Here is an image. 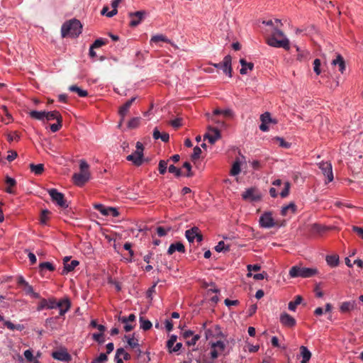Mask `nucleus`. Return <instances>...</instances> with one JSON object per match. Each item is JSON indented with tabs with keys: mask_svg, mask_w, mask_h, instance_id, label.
<instances>
[{
	"mask_svg": "<svg viewBox=\"0 0 363 363\" xmlns=\"http://www.w3.org/2000/svg\"><path fill=\"white\" fill-rule=\"evenodd\" d=\"M209 354H210L211 359L213 360V359H216V358H218V356L221 354L218 350V349H216V347H213L212 343H211V351H210Z\"/></svg>",
	"mask_w": 363,
	"mask_h": 363,
	"instance_id": "nucleus-55",
	"label": "nucleus"
},
{
	"mask_svg": "<svg viewBox=\"0 0 363 363\" xmlns=\"http://www.w3.org/2000/svg\"><path fill=\"white\" fill-rule=\"evenodd\" d=\"M326 262L332 267H337L339 264V256L337 255H328L326 257Z\"/></svg>",
	"mask_w": 363,
	"mask_h": 363,
	"instance_id": "nucleus-31",
	"label": "nucleus"
},
{
	"mask_svg": "<svg viewBox=\"0 0 363 363\" xmlns=\"http://www.w3.org/2000/svg\"><path fill=\"white\" fill-rule=\"evenodd\" d=\"M260 121L265 123H269L272 121L271 116L269 112H265L260 116Z\"/></svg>",
	"mask_w": 363,
	"mask_h": 363,
	"instance_id": "nucleus-62",
	"label": "nucleus"
},
{
	"mask_svg": "<svg viewBox=\"0 0 363 363\" xmlns=\"http://www.w3.org/2000/svg\"><path fill=\"white\" fill-rule=\"evenodd\" d=\"M168 170L170 173H172V174H174V175L177 177H181L182 175H183V173L182 172V170L177 167H176L173 164H171L169 168H168Z\"/></svg>",
	"mask_w": 363,
	"mask_h": 363,
	"instance_id": "nucleus-46",
	"label": "nucleus"
},
{
	"mask_svg": "<svg viewBox=\"0 0 363 363\" xmlns=\"http://www.w3.org/2000/svg\"><path fill=\"white\" fill-rule=\"evenodd\" d=\"M90 325L93 328H97L101 333H104L106 330L105 326L98 324L96 320H92L91 321Z\"/></svg>",
	"mask_w": 363,
	"mask_h": 363,
	"instance_id": "nucleus-60",
	"label": "nucleus"
},
{
	"mask_svg": "<svg viewBox=\"0 0 363 363\" xmlns=\"http://www.w3.org/2000/svg\"><path fill=\"white\" fill-rule=\"evenodd\" d=\"M311 229L314 233H321L326 230V228L320 224L314 223L313 224Z\"/></svg>",
	"mask_w": 363,
	"mask_h": 363,
	"instance_id": "nucleus-53",
	"label": "nucleus"
},
{
	"mask_svg": "<svg viewBox=\"0 0 363 363\" xmlns=\"http://www.w3.org/2000/svg\"><path fill=\"white\" fill-rule=\"evenodd\" d=\"M198 230L199 228L196 226L186 230L185 236L189 242H193L194 241L195 238L197 235Z\"/></svg>",
	"mask_w": 363,
	"mask_h": 363,
	"instance_id": "nucleus-26",
	"label": "nucleus"
},
{
	"mask_svg": "<svg viewBox=\"0 0 363 363\" xmlns=\"http://www.w3.org/2000/svg\"><path fill=\"white\" fill-rule=\"evenodd\" d=\"M302 301V298L301 296H296V299L294 301H290L289 303L288 308L291 311H295L298 305H299Z\"/></svg>",
	"mask_w": 363,
	"mask_h": 363,
	"instance_id": "nucleus-36",
	"label": "nucleus"
},
{
	"mask_svg": "<svg viewBox=\"0 0 363 363\" xmlns=\"http://www.w3.org/2000/svg\"><path fill=\"white\" fill-rule=\"evenodd\" d=\"M128 16L130 19L129 22V26L130 27H136L145 18V16H147V12L145 11L130 12L129 13Z\"/></svg>",
	"mask_w": 363,
	"mask_h": 363,
	"instance_id": "nucleus-8",
	"label": "nucleus"
},
{
	"mask_svg": "<svg viewBox=\"0 0 363 363\" xmlns=\"http://www.w3.org/2000/svg\"><path fill=\"white\" fill-rule=\"evenodd\" d=\"M232 58L231 56L226 55L223 61V66L220 69H223V72L227 74L229 77H232V67H231Z\"/></svg>",
	"mask_w": 363,
	"mask_h": 363,
	"instance_id": "nucleus-16",
	"label": "nucleus"
},
{
	"mask_svg": "<svg viewBox=\"0 0 363 363\" xmlns=\"http://www.w3.org/2000/svg\"><path fill=\"white\" fill-rule=\"evenodd\" d=\"M23 291L27 295H30L33 298H40V294L33 291V286L29 284H26L23 286Z\"/></svg>",
	"mask_w": 363,
	"mask_h": 363,
	"instance_id": "nucleus-30",
	"label": "nucleus"
},
{
	"mask_svg": "<svg viewBox=\"0 0 363 363\" xmlns=\"http://www.w3.org/2000/svg\"><path fill=\"white\" fill-rule=\"evenodd\" d=\"M205 335L207 339L211 337H219L224 336L220 328L218 325H214L212 328L206 330Z\"/></svg>",
	"mask_w": 363,
	"mask_h": 363,
	"instance_id": "nucleus-17",
	"label": "nucleus"
},
{
	"mask_svg": "<svg viewBox=\"0 0 363 363\" xmlns=\"http://www.w3.org/2000/svg\"><path fill=\"white\" fill-rule=\"evenodd\" d=\"M52 201L62 208H68L69 205L65 199L64 194L59 192L56 189H50L48 191Z\"/></svg>",
	"mask_w": 363,
	"mask_h": 363,
	"instance_id": "nucleus-6",
	"label": "nucleus"
},
{
	"mask_svg": "<svg viewBox=\"0 0 363 363\" xmlns=\"http://www.w3.org/2000/svg\"><path fill=\"white\" fill-rule=\"evenodd\" d=\"M296 211L297 206L295 203L290 202L288 205L281 207L280 213L282 216H291L295 214Z\"/></svg>",
	"mask_w": 363,
	"mask_h": 363,
	"instance_id": "nucleus-14",
	"label": "nucleus"
},
{
	"mask_svg": "<svg viewBox=\"0 0 363 363\" xmlns=\"http://www.w3.org/2000/svg\"><path fill=\"white\" fill-rule=\"evenodd\" d=\"M143 151V145L140 142H137L135 151L131 155H128L126 157V160L128 161L132 162L133 164L136 167H140L142 165L144 161Z\"/></svg>",
	"mask_w": 363,
	"mask_h": 363,
	"instance_id": "nucleus-5",
	"label": "nucleus"
},
{
	"mask_svg": "<svg viewBox=\"0 0 363 363\" xmlns=\"http://www.w3.org/2000/svg\"><path fill=\"white\" fill-rule=\"evenodd\" d=\"M300 355L302 357V360L301 363H308L310 359L311 358V352L306 346H301L300 348Z\"/></svg>",
	"mask_w": 363,
	"mask_h": 363,
	"instance_id": "nucleus-22",
	"label": "nucleus"
},
{
	"mask_svg": "<svg viewBox=\"0 0 363 363\" xmlns=\"http://www.w3.org/2000/svg\"><path fill=\"white\" fill-rule=\"evenodd\" d=\"M57 308H60V315H64L70 308L71 303L68 298L62 299L57 302Z\"/></svg>",
	"mask_w": 363,
	"mask_h": 363,
	"instance_id": "nucleus-19",
	"label": "nucleus"
},
{
	"mask_svg": "<svg viewBox=\"0 0 363 363\" xmlns=\"http://www.w3.org/2000/svg\"><path fill=\"white\" fill-rule=\"evenodd\" d=\"M267 43L274 48H281L286 50H289L290 49V42L287 38H282L281 39H278L275 38L268 37L267 39Z\"/></svg>",
	"mask_w": 363,
	"mask_h": 363,
	"instance_id": "nucleus-7",
	"label": "nucleus"
},
{
	"mask_svg": "<svg viewBox=\"0 0 363 363\" xmlns=\"http://www.w3.org/2000/svg\"><path fill=\"white\" fill-rule=\"evenodd\" d=\"M182 167L186 169V173H183L184 176L187 177H191L193 176V173L191 172V165L189 162H184Z\"/></svg>",
	"mask_w": 363,
	"mask_h": 363,
	"instance_id": "nucleus-48",
	"label": "nucleus"
},
{
	"mask_svg": "<svg viewBox=\"0 0 363 363\" xmlns=\"http://www.w3.org/2000/svg\"><path fill=\"white\" fill-rule=\"evenodd\" d=\"M140 328L144 330H150L152 325V323L149 320L144 319L143 318H140Z\"/></svg>",
	"mask_w": 363,
	"mask_h": 363,
	"instance_id": "nucleus-39",
	"label": "nucleus"
},
{
	"mask_svg": "<svg viewBox=\"0 0 363 363\" xmlns=\"http://www.w3.org/2000/svg\"><path fill=\"white\" fill-rule=\"evenodd\" d=\"M125 337L127 338L128 344L132 349H135L139 345L138 339H135L133 337H130L128 335H125Z\"/></svg>",
	"mask_w": 363,
	"mask_h": 363,
	"instance_id": "nucleus-42",
	"label": "nucleus"
},
{
	"mask_svg": "<svg viewBox=\"0 0 363 363\" xmlns=\"http://www.w3.org/2000/svg\"><path fill=\"white\" fill-rule=\"evenodd\" d=\"M6 184H7V187L6 189V191L9 194H13V191L12 189V187L16 186V182L13 178H11L9 176L6 177L5 180Z\"/></svg>",
	"mask_w": 363,
	"mask_h": 363,
	"instance_id": "nucleus-33",
	"label": "nucleus"
},
{
	"mask_svg": "<svg viewBox=\"0 0 363 363\" xmlns=\"http://www.w3.org/2000/svg\"><path fill=\"white\" fill-rule=\"evenodd\" d=\"M215 250L218 252L230 251V245H225L223 241H220L215 247Z\"/></svg>",
	"mask_w": 363,
	"mask_h": 363,
	"instance_id": "nucleus-37",
	"label": "nucleus"
},
{
	"mask_svg": "<svg viewBox=\"0 0 363 363\" xmlns=\"http://www.w3.org/2000/svg\"><path fill=\"white\" fill-rule=\"evenodd\" d=\"M333 65H338L339 70L343 73L345 70V62L340 55H337L336 58L332 61Z\"/></svg>",
	"mask_w": 363,
	"mask_h": 363,
	"instance_id": "nucleus-25",
	"label": "nucleus"
},
{
	"mask_svg": "<svg viewBox=\"0 0 363 363\" xmlns=\"http://www.w3.org/2000/svg\"><path fill=\"white\" fill-rule=\"evenodd\" d=\"M140 118L135 117L131 118L128 123V127L130 129L136 128L139 126Z\"/></svg>",
	"mask_w": 363,
	"mask_h": 363,
	"instance_id": "nucleus-40",
	"label": "nucleus"
},
{
	"mask_svg": "<svg viewBox=\"0 0 363 363\" xmlns=\"http://www.w3.org/2000/svg\"><path fill=\"white\" fill-rule=\"evenodd\" d=\"M39 269H40V272H43L44 269H48L50 272H53L55 269L54 265L51 262H45L40 263L39 264Z\"/></svg>",
	"mask_w": 363,
	"mask_h": 363,
	"instance_id": "nucleus-38",
	"label": "nucleus"
},
{
	"mask_svg": "<svg viewBox=\"0 0 363 363\" xmlns=\"http://www.w3.org/2000/svg\"><path fill=\"white\" fill-rule=\"evenodd\" d=\"M30 172L34 173L36 175H40L44 172V165L43 164H30Z\"/></svg>",
	"mask_w": 363,
	"mask_h": 363,
	"instance_id": "nucleus-29",
	"label": "nucleus"
},
{
	"mask_svg": "<svg viewBox=\"0 0 363 363\" xmlns=\"http://www.w3.org/2000/svg\"><path fill=\"white\" fill-rule=\"evenodd\" d=\"M259 224L263 228H272L285 225V220H275L272 211H264L259 217Z\"/></svg>",
	"mask_w": 363,
	"mask_h": 363,
	"instance_id": "nucleus-3",
	"label": "nucleus"
},
{
	"mask_svg": "<svg viewBox=\"0 0 363 363\" xmlns=\"http://www.w3.org/2000/svg\"><path fill=\"white\" fill-rule=\"evenodd\" d=\"M79 264V261L77 260H72L69 263H64V269H63V274H67L68 272H70L74 269V268L78 266Z\"/></svg>",
	"mask_w": 363,
	"mask_h": 363,
	"instance_id": "nucleus-27",
	"label": "nucleus"
},
{
	"mask_svg": "<svg viewBox=\"0 0 363 363\" xmlns=\"http://www.w3.org/2000/svg\"><path fill=\"white\" fill-rule=\"evenodd\" d=\"M135 99H136V97H132L130 99L127 101L123 106H121L119 108L118 114L121 118V121L118 125L119 126L121 125L122 122L123 121L125 116L127 115V113L129 111V109H130L131 105L135 101Z\"/></svg>",
	"mask_w": 363,
	"mask_h": 363,
	"instance_id": "nucleus-11",
	"label": "nucleus"
},
{
	"mask_svg": "<svg viewBox=\"0 0 363 363\" xmlns=\"http://www.w3.org/2000/svg\"><path fill=\"white\" fill-rule=\"evenodd\" d=\"M79 169L80 172L79 173H74L72 176V179L77 186H82L90 179L89 165L85 160H82L79 162Z\"/></svg>",
	"mask_w": 363,
	"mask_h": 363,
	"instance_id": "nucleus-2",
	"label": "nucleus"
},
{
	"mask_svg": "<svg viewBox=\"0 0 363 363\" xmlns=\"http://www.w3.org/2000/svg\"><path fill=\"white\" fill-rule=\"evenodd\" d=\"M4 325L11 330H20L21 328V326L20 325H15L13 323H12L11 321H9V320H5L4 322Z\"/></svg>",
	"mask_w": 363,
	"mask_h": 363,
	"instance_id": "nucleus-57",
	"label": "nucleus"
},
{
	"mask_svg": "<svg viewBox=\"0 0 363 363\" xmlns=\"http://www.w3.org/2000/svg\"><path fill=\"white\" fill-rule=\"evenodd\" d=\"M318 167L321 169L322 173L327 178L326 184L331 182L334 177L332 169V164L329 162H320L318 164Z\"/></svg>",
	"mask_w": 363,
	"mask_h": 363,
	"instance_id": "nucleus-9",
	"label": "nucleus"
},
{
	"mask_svg": "<svg viewBox=\"0 0 363 363\" xmlns=\"http://www.w3.org/2000/svg\"><path fill=\"white\" fill-rule=\"evenodd\" d=\"M152 137L155 140L161 139L164 143L168 142L169 140V135L165 132L161 133L157 128H154Z\"/></svg>",
	"mask_w": 363,
	"mask_h": 363,
	"instance_id": "nucleus-24",
	"label": "nucleus"
},
{
	"mask_svg": "<svg viewBox=\"0 0 363 363\" xmlns=\"http://www.w3.org/2000/svg\"><path fill=\"white\" fill-rule=\"evenodd\" d=\"M290 186H291V184L289 182H286L284 183V188L280 192V196L281 198H285V197L288 196V195L289 194Z\"/></svg>",
	"mask_w": 363,
	"mask_h": 363,
	"instance_id": "nucleus-47",
	"label": "nucleus"
},
{
	"mask_svg": "<svg viewBox=\"0 0 363 363\" xmlns=\"http://www.w3.org/2000/svg\"><path fill=\"white\" fill-rule=\"evenodd\" d=\"M240 162L237 160L233 162L230 174L232 176H236L240 174Z\"/></svg>",
	"mask_w": 363,
	"mask_h": 363,
	"instance_id": "nucleus-34",
	"label": "nucleus"
},
{
	"mask_svg": "<svg viewBox=\"0 0 363 363\" xmlns=\"http://www.w3.org/2000/svg\"><path fill=\"white\" fill-rule=\"evenodd\" d=\"M52 356L54 359L67 362L71 360V355L66 350L53 352Z\"/></svg>",
	"mask_w": 363,
	"mask_h": 363,
	"instance_id": "nucleus-15",
	"label": "nucleus"
},
{
	"mask_svg": "<svg viewBox=\"0 0 363 363\" xmlns=\"http://www.w3.org/2000/svg\"><path fill=\"white\" fill-rule=\"evenodd\" d=\"M177 337L174 335H171L168 341L167 342V347L168 350H170L176 342Z\"/></svg>",
	"mask_w": 363,
	"mask_h": 363,
	"instance_id": "nucleus-63",
	"label": "nucleus"
},
{
	"mask_svg": "<svg viewBox=\"0 0 363 363\" xmlns=\"http://www.w3.org/2000/svg\"><path fill=\"white\" fill-rule=\"evenodd\" d=\"M94 208L99 211L102 215L106 216L107 214L106 209L107 207H106L104 205L101 203H95L94 204Z\"/></svg>",
	"mask_w": 363,
	"mask_h": 363,
	"instance_id": "nucleus-54",
	"label": "nucleus"
},
{
	"mask_svg": "<svg viewBox=\"0 0 363 363\" xmlns=\"http://www.w3.org/2000/svg\"><path fill=\"white\" fill-rule=\"evenodd\" d=\"M62 126V118L58 119L56 123L50 125V130L52 133L57 132Z\"/></svg>",
	"mask_w": 363,
	"mask_h": 363,
	"instance_id": "nucleus-44",
	"label": "nucleus"
},
{
	"mask_svg": "<svg viewBox=\"0 0 363 363\" xmlns=\"http://www.w3.org/2000/svg\"><path fill=\"white\" fill-rule=\"evenodd\" d=\"M167 40H168L167 39V38L163 35H155V36H152L151 38V42H154V43H158L160 41L167 42Z\"/></svg>",
	"mask_w": 363,
	"mask_h": 363,
	"instance_id": "nucleus-61",
	"label": "nucleus"
},
{
	"mask_svg": "<svg viewBox=\"0 0 363 363\" xmlns=\"http://www.w3.org/2000/svg\"><path fill=\"white\" fill-rule=\"evenodd\" d=\"M201 154V150L199 147L196 146L194 148L193 153L191 156L192 160H196L200 157V155Z\"/></svg>",
	"mask_w": 363,
	"mask_h": 363,
	"instance_id": "nucleus-56",
	"label": "nucleus"
},
{
	"mask_svg": "<svg viewBox=\"0 0 363 363\" xmlns=\"http://www.w3.org/2000/svg\"><path fill=\"white\" fill-rule=\"evenodd\" d=\"M199 339H200L199 335H194L191 340H189L186 341V344L189 346H194Z\"/></svg>",
	"mask_w": 363,
	"mask_h": 363,
	"instance_id": "nucleus-64",
	"label": "nucleus"
},
{
	"mask_svg": "<svg viewBox=\"0 0 363 363\" xmlns=\"http://www.w3.org/2000/svg\"><path fill=\"white\" fill-rule=\"evenodd\" d=\"M320 65L321 62L319 59H315L313 61V71L317 75H319L321 73Z\"/></svg>",
	"mask_w": 363,
	"mask_h": 363,
	"instance_id": "nucleus-51",
	"label": "nucleus"
},
{
	"mask_svg": "<svg viewBox=\"0 0 363 363\" xmlns=\"http://www.w3.org/2000/svg\"><path fill=\"white\" fill-rule=\"evenodd\" d=\"M220 136V132L218 128L209 127L208 132L204 135V139H208L211 144H214Z\"/></svg>",
	"mask_w": 363,
	"mask_h": 363,
	"instance_id": "nucleus-12",
	"label": "nucleus"
},
{
	"mask_svg": "<svg viewBox=\"0 0 363 363\" xmlns=\"http://www.w3.org/2000/svg\"><path fill=\"white\" fill-rule=\"evenodd\" d=\"M270 38H275L278 39H281L282 38H286L284 33L279 29L275 28L272 32V35L269 36Z\"/></svg>",
	"mask_w": 363,
	"mask_h": 363,
	"instance_id": "nucleus-52",
	"label": "nucleus"
},
{
	"mask_svg": "<svg viewBox=\"0 0 363 363\" xmlns=\"http://www.w3.org/2000/svg\"><path fill=\"white\" fill-rule=\"evenodd\" d=\"M298 52L296 59L300 62H306L311 59V52L306 49H301L298 46H295Z\"/></svg>",
	"mask_w": 363,
	"mask_h": 363,
	"instance_id": "nucleus-18",
	"label": "nucleus"
},
{
	"mask_svg": "<svg viewBox=\"0 0 363 363\" xmlns=\"http://www.w3.org/2000/svg\"><path fill=\"white\" fill-rule=\"evenodd\" d=\"M106 212L107 214L106 216H111L112 217H118L119 216L118 209L114 207H107Z\"/></svg>",
	"mask_w": 363,
	"mask_h": 363,
	"instance_id": "nucleus-50",
	"label": "nucleus"
},
{
	"mask_svg": "<svg viewBox=\"0 0 363 363\" xmlns=\"http://www.w3.org/2000/svg\"><path fill=\"white\" fill-rule=\"evenodd\" d=\"M240 63L242 66L240 69V73L241 74H246L247 73V70L252 71L254 68V64L252 62H247L244 58H241L240 60Z\"/></svg>",
	"mask_w": 363,
	"mask_h": 363,
	"instance_id": "nucleus-23",
	"label": "nucleus"
},
{
	"mask_svg": "<svg viewBox=\"0 0 363 363\" xmlns=\"http://www.w3.org/2000/svg\"><path fill=\"white\" fill-rule=\"evenodd\" d=\"M176 251L181 253H184L186 251L184 245L180 242L172 243L169 245L167 250V254L171 255Z\"/></svg>",
	"mask_w": 363,
	"mask_h": 363,
	"instance_id": "nucleus-20",
	"label": "nucleus"
},
{
	"mask_svg": "<svg viewBox=\"0 0 363 363\" xmlns=\"http://www.w3.org/2000/svg\"><path fill=\"white\" fill-rule=\"evenodd\" d=\"M82 26L79 20L72 19L63 23L61 28L62 38H76L82 33Z\"/></svg>",
	"mask_w": 363,
	"mask_h": 363,
	"instance_id": "nucleus-1",
	"label": "nucleus"
},
{
	"mask_svg": "<svg viewBox=\"0 0 363 363\" xmlns=\"http://www.w3.org/2000/svg\"><path fill=\"white\" fill-rule=\"evenodd\" d=\"M225 346L226 345L225 342L221 340H218L216 342H212V347H216V349H218L220 354H222L224 352Z\"/></svg>",
	"mask_w": 363,
	"mask_h": 363,
	"instance_id": "nucleus-41",
	"label": "nucleus"
},
{
	"mask_svg": "<svg viewBox=\"0 0 363 363\" xmlns=\"http://www.w3.org/2000/svg\"><path fill=\"white\" fill-rule=\"evenodd\" d=\"M356 305L355 301L342 302L340 306V311L342 313L350 312L354 310Z\"/></svg>",
	"mask_w": 363,
	"mask_h": 363,
	"instance_id": "nucleus-21",
	"label": "nucleus"
},
{
	"mask_svg": "<svg viewBox=\"0 0 363 363\" xmlns=\"http://www.w3.org/2000/svg\"><path fill=\"white\" fill-rule=\"evenodd\" d=\"M116 353L118 356H123V359L126 361L129 360L131 357L130 354L125 352L122 347L117 349Z\"/></svg>",
	"mask_w": 363,
	"mask_h": 363,
	"instance_id": "nucleus-45",
	"label": "nucleus"
},
{
	"mask_svg": "<svg viewBox=\"0 0 363 363\" xmlns=\"http://www.w3.org/2000/svg\"><path fill=\"white\" fill-rule=\"evenodd\" d=\"M317 273V269L313 268L301 267L298 266L292 267L289 270V276L292 278L303 277L308 278L314 276Z\"/></svg>",
	"mask_w": 363,
	"mask_h": 363,
	"instance_id": "nucleus-4",
	"label": "nucleus"
},
{
	"mask_svg": "<svg viewBox=\"0 0 363 363\" xmlns=\"http://www.w3.org/2000/svg\"><path fill=\"white\" fill-rule=\"evenodd\" d=\"M242 197L245 200L258 201L261 199L260 194L255 188H250L244 191Z\"/></svg>",
	"mask_w": 363,
	"mask_h": 363,
	"instance_id": "nucleus-10",
	"label": "nucleus"
},
{
	"mask_svg": "<svg viewBox=\"0 0 363 363\" xmlns=\"http://www.w3.org/2000/svg\"><path fill=\"white\" fill-rule=\"evenodd\" d=\"M108 43L107 40H104L103 38L96 39L94 43L91 45L92 48H99L102 45H106Z\"/></svg>",
	"mask_w": 363,
	"mask_h": 363,
	"instance_id": "nucleus-49",
	"label": "nucleus"
},
{
	"mask_svg": "<svg viewBox=\"0 0 363 363\" xmlns=\"http://www.w3.org/2000/svg\"><path fill=\"white\" fill-rule=\"evenodd\" d=\"M47 301L48 302V304H47V308L48 309H53V308H57V306H58L57 304V301L55 298H50L49 299H47Z\"/></svg>",
	"mask_w": 363,
	"mask_h": 363,
	"instance_id": "nucleus-59",
	"label": "nucleus"
},
{
	"mask_svg": "<svg viewBox=\"0 0 363 363\" xmlns=\"http://www.w3.org/2000/svg\"><path fill=\"white\" fill-rule=\"evenodd\" d=\"M69 90L72 92H76L80 97H86L88 96L86 90L82 89L77 85H72L69 87Z\"/></svg>",
	"mask_w": 363,
	"mask_h": 363,
	"instance_id": "nucleus-32",
	"label": "nucleus"
},
{
	"mask_svg": "<svg viewBox=\"0 0 363 363\" xmlns=\"http://www.w3.org/2000/svg\"><path fill=\"white\" fill-rule=\"evenodd\" d=\"M280 322L284 326L288 328H292L296 324L295 318L287 313H282L280 315Z\"/></svg>",
	"mask_w": 363,
	"mask_h": 363,
	"instance_id": "nucleus-13",
	"label": "nucleus"
},
{
	"mask_svg": "<svg viewBox=\"0 0 363 363\" xmlns=\"http://www.w3.org/2000/svg\"><path fill=\"white\" fill-rule=\"evenodd\" d=\"M62 118V116L57 111H45V119L47 121H52V120H56Z\"/></svg>",
	"mask_w": 363,
	"mask_h": 363,
	"instance_id": "nucleus-28",
	"label": "nucleus"
},
{
	"mask_svg": "<svg viewBox=\"0 0 363 363\" xmlns=\"http://www.w3.org/2000/svg\"><path fill=\"white\" fill-rule=\"evenodd\" d=\"M93 339L99 342V344H103L104 342V338L103 333H94L92 335Z\"/></svg>",
	"mask_w": 363,
	"mask_h": 363,
	"instance_id": "nucleus-58",
	"label": "nucleus"
},
{
	"mask_svg": "<svg viewBox=\"0 0 363 363\" xmlns=\"http://www.w3.org/2000/svg\"><path fill=\"white\" fill-rule=\"evenodd\" d=\"M167 162L168 161L167 160H160V162H159V167H158V170H159V172L160 174H164L165 172H167Z\"/></svg>",
	"mask_w": 363,
	"mask_h": 363,
	"instance_id": "nucleus-43",
	"label": "nucleus"
},
{
	"mask_svg": "<svg viewBox=\"0 0 363 363\" xmlns=\"http://www.w3.org/2000/svg\"><path fill=\"white\" fill-rule=\"evenodd\" d=\"M29 115L33 119L43 121L45 119V111H31Z\"/></svg>",
	"mask_w": 363,
	"mask_h": 363,
	"instance_id": "nucleus-35",
	"label": "nucleus"
}]
</instances>
